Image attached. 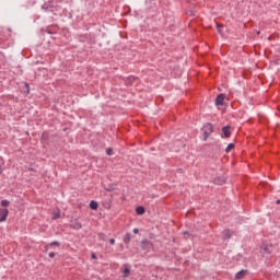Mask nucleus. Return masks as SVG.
<instances>
[{"mask_svg": "<svg viewBox=\"0 0 280 280\" xmlns=\"http://www.w3.org/2000/svg\"><path fill=\"white\" fill-rule=\"evenodd\" d=\"M202 130H203V137H205L203 140L207 141V138L211 137V135L213 132V124L207 122L203 126Z\"/></svg>", "mask_w": 280, "mask_h": 280, "instance_id": "obj_2", "label": "nucleus"}, {"mask_svg": "<svg viewBox=\"0 0 280 280\" xmlns=\"http://www.w3.org/2000/svg\"><path fill=\"white\" fill-rule=\"evenodd\" d=\"M130 270H131L130 265L128 264L122 265V273L125 279H128V277H130Z\"/></svg>", "mask_w": 280, "mask_h": 280, "instance_id": "obj_5", "label": "nucleus"}, {"mask_svg": "<svg viewBox=\"0 0 280 280\" xmlns=\"http://www.w3.org/2000/svg\"><path fill=\"white\" fill-rule=\"evenodd\" d=\"M257 34H261V32L258 31Z\"/></svg>", "mask_w": 280, "mask_h": 280, "instance_id": "obj_29", "label": "nucleus"}, {"mask_svg": "<svg viewBox=\"0 0 280 280\" xmlns=\"http://www.w3.org/2000/svg\"><path fill=\"white\" fill-rule=\"evenodd\" d=\"M98 240H101L102 242L106 241V235L104 233H100L98 234Z\"/></svg>", "mask_w": 280, "mask_h": 280, "instance_id": "obj_18", "label": "nucleus"}, {"mask_svg": "<svg viewBox=\"0 0 280 280\" xmlns=\"http://www.w3.org/2000/svg\"><path fill=\"white\" fill-rule=\"evenodd\" d=\"M246 270L242 269L241 271L236 272L235 275V279L240 280V279H244L246 277Z\"/></svg>", "mask_w": 280, "mask_h": 280, "instance_id": "obj_8", "label": "nucleus"}, {"mask_svg": "<svg viewBox=\"0 0 280 280\" xmlns=\"http://www.w3.org/2000/svg\"><path fill=\"white\" fill-rule=\"evenodd\" d=\"M9 213L10 210H8V208H0V222H5V220H8Z\"/></svg>", "mask_w": 280, "mask_h": 280, "instance_id": "obj_3", "label": "nucleus"}, {"mask_svg": "<svg viewBox=\"0 0 280 280\" xmlns=\"http://www.w3.org/2000/svg\"><path fill=\"white\" fill-rule=\"evenodd\" d=\"M224 94H219L215 98V105L217 106H222L224 104Z\"/></svg>", "mask_w": 280, "mask_h": 280, "instance_id": "obj_7", "label": "nucleus"}, {"mask_svg": "<svg viewBox=\"0 0 280 280\" xmlns=\"http://www.w3.org/2000/svg\"><path fill=\"white\" fill-rule=\"evenodd\" d=\"M43 10H45V12H54V4L51 3H45L43 5Z\"/></svg>", "mask_w": 280, "mask_h": 280, "instance_id": "obj_9", "label": "nucleus"}, {"mask_svg": "<svg viewBox=\"0 0 280 280\" xmlns=\"http://www.w3.org/2000/svg\"><path fill=\"white\" fill-rule=\"evenodd\" d=\"M109 244H112V246H114V244H115V238H110V240H109Z\"/></svg>", "mask_w": 280, "mask_h": 280, "instance_id": "obj_24", "label": "nucleus"}, {"mask_svg": "<svg viewBox=\"0 0 280 280\" xmlns=\"http://www.w3.org/2000/svg\"><path fill=\"white\" fill-rule=\"evenodd\" d=\"M217 185H224V179H214Z\"/></svg>", "mask_w": 280, "mask_h": 280, "instance_id": "obj_20", "label": "nucleus"}, {"mask_svg": "<svg viewBox=\"0 0 280 280\" xmlns=\"http://www.w3.org/2000/svg\"><path fill=\"white\" fill-rule=\"evenodd\" d=\"M233 148H235V144L234 143H230L228 144L226 149H225V152H231L233 150Z\"/></svg>", "mask_w": 280, "mask_h": 280, "instance_id": "obj_16", "label": "nucleus"}, {"mask_svg": "<svg viewBox=\"0 0 280 280\" xmlns=\"http://www.w3.org/2000/svg\"><path fill=\"white\" fill-rule=\"evenodd\" d=\"M106 154H107V156H113V149L112 148H107L106 149Z\"/></svg>", "mask_w": 280, "mask_h": 280, "instance_id": "obj_19", "label": "nucleus"}, {"mask_svg": "<svg viewBox=\"0 0 280 280\" xmlns=\"http://www.w3.org/2000/svg\"><path fill=\"white\" fill-rule=\"evenodd\" d=\"M229 137H231V126H225L222 128L221 138L229 139Z\"/></svg>", "mask_w": 280, "mask_h": 280, "instance_id": "obj_4", "label": "nucleus"}, {"mask_svg": "<svg viewBox=\"0 0 280 280\" xmlns=\"http://www.w3.org/2000/svg\"><path fill=\"white\" fill-rule=\"evenodd\" d=\"M1 207H10V201L8 199H4L0 202Z\"/></svg>", "mask_w": 280, "mask_h": 280, "instance_id": "obj_17", "label": "nucleus"}, {"mask_svg": "<svg viewBox=\"0 0 280 280\" xmlns=\"http://www.w3.org/2000/svg\"><path fill=\"white\" fill-rule=\"evenodd\" d=\"M136 212L138 215H143V213H145V208H143L142 206H138L136 208Z\"/></svg>", "mask_w": 280, "mask_h": 280, "instance_id": "obj_11", "label": "nucleus"}, {"mask_svg": "<svg viewBox=\"0 0 280 280\" xmlns=\"http://www.w3.org/2000/svg\"><path fill=\"white\" fill-rule=\"evenodd\" d=\"M131 234L130 233H127L124 237V242L125 244H130V241H131Z\"/></svg>", "mask_w": 280, "mask_h": 280, "instance_id": "obj_13", "label": "nucleus"}, {"mask_svg": "<svg viewBox=\"0 0 280 280\" xmlns=\"http://www.w3.org/2000/svg\"><path fill=\"white\" fill-rule=\"evenodd\" d=\"M233 237V233H231V230H225L223 232V240H231Z\"/></svg>", "mask_w": 280, "mask_h": 280, "instance_id": "obj_10", "label": "nucleus"}, {"mask_svg": "<svg viewBox=\"0 0 280 280\" xmlns=\"http://www.w3.org/2000/svg\"><path fill=\"white\" fill-rule=\"evenodd\" d=\"M97 207H100L97 201H91L90 202V209H92L93 211L97 210Z\"/></svg>", "mask_w": 280, "mask_h": 280, "instance_id": "obj_12", "label": "nucleus"}, {"mask_svg": "<svg viewBox=\"0 0 280 280\" xmlns=\"http://www.w3.org/2000/svg\"><path fill=\"white\" fill-rule=\"evenodd\" d=\"M28 172H34V167H28Z\"/></svg>", "mask_w": 280, "mask_h": 280, "instance_id": "obj_27", "label": "nucleus"}, {"mask_svg": "<svg viewBox=\"0 0 280 280\" xmlns=\"http://www.w3.org/2000/svg\"><path fill=\"white\" fill-rule=\"evenodd\" d=\"M60 218V210H55L52 213V220H58Z\"/></svg>", "mask_w": 280, "mask_h": 280, "instance_id": "obj_14", "label": "nucleus"}, {"mask_svg": "<svg viewBox=\"0 0 280 280\" xmlns=\"http://www.w3.org/2000/svg\"><path fill=\"white\" fill-rule=\"evenodd\" d=\"M220 27H221L220 24H217V30H218L219 34H222V30Z\"/></svg>", "mask_w": 280, "mask_h": 280, "instance_id": "obj_22", "label": "nucleus"}, {"mask_svg": "<svg viewBox=\"0 0 280 280\" xmlns=\"http://www.w3.org/2000/svg\"><path fill=\"white\" fill-rule=\"evenodd\" d=\"M133 233L137 235V233H139V229L135 228Z\"/></svg>", "mask_w": 280, "mask_h": 280, "instance_id": "obj_26", "label": "nucleus"}, {"mask_svg": "<svg viewBox=\"0 0 280 280\" xmlns=\"http://www.w3.org/2000/svg\"><path fill=\"white\" fill-rule=\"evenodd\" d=\"M3 165H5V162L0 158V176L3 174Z\"/></svg>", "mask_w": 280, "mask_h": 280, "instance_id": "obj_15", "label": "nucleus"}, {"mask_svg": "<svg viewBox=\"0 0 280 280\" xmlns=\"http://www.w3.org/2000/svg\"><path fill=\"white\" fill-rule=\"evenodd\" d=\"M71 228L75 229V231H80V229H82V223H80V221H78V219H72Z\"/></svg>", "mask_w": 280, "mask_h": 280, "instance_id": "obj_6", "label": "nucleus"}, {"mask_svg": "<svg viewBox=\"0 0 280 280\" xmlns=\"http://www.w3.org/2000/svg\"><path fill=\"white\" fill-rule=\"evenodd\" d=\"M50 246H60V243L58 241H54L50 243Z\"/></svg>", "mask_w": 280, "mask_h": 280, "instance_id": "obj_21", "label": "nucleus"}, {"mask_svg": "<svg viewBox=\"0 0 280 280\" xmlns=\"http://www.w3.org/2000/svg\"><path fill=\"white\" fill-rule=\"evenodd\" d=\"M276 205H280V199H278V200L276 201Z\"/></svg>", "mask_w": 280, "mask_h": 280, "instance_id": "obj_28", "label": "nucleus"}, {"mask_svg": "<svg viewBox=\"0 0 280 280\" xmlns=\"http://www.w3.org/2000/svg\"><path fill=\"white\" fill-rule=\"evenodd\" d=\"M49 257H50V258L56 257V253H54V252L49 253Z\"/></svg>", "mask_w": 280, "mask_h": 280, "instance_id": "obj_23", "label": "nucleus"}, {"mask_svg": "<svg viewBox=\"0 0 280 280\" xmlns=\"http://www.w3.org/2000/svg\"><path fill=\"white\" fill-rule=\"evenodd\" d=\"M272 244L262 243L260 246V253L264 255V257H268V255H272Z\"/></svg>", "mask_w": 280, "mask_h": 280, "instance_id": "obj_1", "label": "nucleus"}, {"mask_svg": "<svg viewBox=\"0 0 280 280\" xmlns=\"http://www.w3.org/2000/svg\"><path fill=\"white\" fill-rule=\"evenodd\" d=\"M91 257H92L93 259H97V255H95V253H92Z\"/></svg>", "mask_w": 280, "mask_h": 280, "instance_id": "obj_25", "label": "nucleus"}]
</instances>
